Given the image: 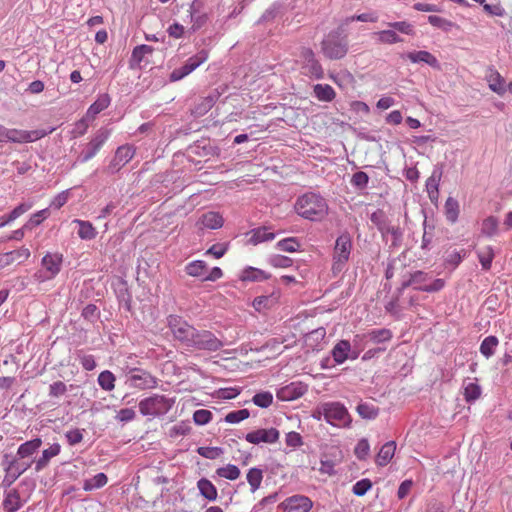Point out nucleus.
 Here are the masks:
<instances>
[{
  "mask_svg": "<svg viewBox=\"0 0 512 512\" xmlns=\"http://www.w3.org/2000/svg\"><path fill=\"white\" fill-rule=\"evenodd\" d=\"M295 209L301 217L320 221L328 213L326 200L316 193H306L297 199Z\"/></svg>",
  "mask_w": 512,
  "mask_h": 512,
  "instance_id": "obj_1",
  "label": "nucleus"
},
{
  "mask_svg": "<svg viewBox=\"0 0 512 512\" xmlns=\"http://www.w3.org/2000/svg\"><path fill=\"white\" fill-rule=\"evenodd\" d=\"M322 415L332 425L349 426L351 423V417L347 409L339 402L324 403L314 414V417L320 420Z\"/></svg>",
  "mask_w": 512,
  "mask_h": 512,
  "instance_id": "obj_2",
  "label": "nucleus"
},
{
  "mask_svg": "<svg viewBox=\"0 0 512 512\" xmlns=\"http://www.w3.org/2000/svg\"><path fill=\"white\" fill-rule=\"evenodd\" d=\"M321 49L325 57L331 60L343 58L348 51V42L341 37L339 31L329 33L321 42Z\"/></svg>",
  "mask_w": 512,
  "mask_h": 512,
  "instance_id": "obj_3",
  "label": "nucleus"
},
{
  "mask_svg": "<svg viewBox=\"0 0 512 512\" xmlns=\"http://www.w3.org/2000/svg\"><path fill=\"white\" fill-rule=\"evenodd\" d=\"M174 400L164 395L155 394L139 402V410L145 416H160L166 414L173 406Z\"/></svg>",
  "mask_w": 512,
  "mask_h": 512,
  "instance_id": "obj_4",
  "label": "nucleus"
},
{
  "mask_svg": "<svg viewBox=\"0 0 512 512\" xmlns=\"http://www.w3.org/2000/svg\"><path fill=\"white\" fill-rule=\"evenodd\" d=\"M62 255L58 253H48L42 259V269L34 274L38 282H44L53 279L61 270Z\"/></svg>",
  "mask_w": 512,
  "mask_h": 512,
  "instance_id": "obj_5",
  "label": "nucleus"
},
{
  "mask_svg": "<svg viewBox=\"0 0 512 512\" xmlns=\"http://www.w3.org/2000/svg\"><path fill=\"white\" fill-rule=\"evenodd\" d=\"M168 325L175 339L180 341L184 346L190 348L196 328L182 320L181 317L174 315H170L168 317Z\"/></svg>",
  "mask_w": 512,
  "mask_h": 512,
  "instance_id": "obj_6",
  "label": "nucleus"
},
{
  "mask_svg": "<svg viewBox=\"0 0 512 512\" xmlns=\"http://www.w3.org/2000/svg\"><path fill=\"white\" fill-rule=\"evenodd\" d=\"M168 325L175 339L180 341L184 346L190 348L196 328L182 320L181 317L174 315H170L168 317Z\"/></svg>",
  "mask_w": 512,
  "mask_h": 512,
  "instance_id": "obj_7",
  "label": "nucleus"
},
{
  "mask_svg": "<svg viewBox=\"0 0 512 512\" xmlns=\"http://www.w3.org/2000/svg\"><path fill=\"white\" fill-rule=\"evenodd\" d=\"M223 345V342L211 331L196 329L190 348L215 352L221 349Z\"/></svg>",
  "mask_w": 512,
  "mask_h": 512,
  "instance_id": "obj_8",
  "label": "nucleus"
},
{
  "mask_svg": "<svg viewBox=\"0 0 512 512\" xmlns=\"http://www.w3.org/2000/svg\"><path fill=\"white\" fill-rule=\"evenodd\" d=\"M352 248L351 237L348 233L340 235L335 243L333 271L340 272L349 259Z\"/></svg>",
  "mask_w": 512,
  "mask_h": 512,
  "instance_id": "obj_9",
  "label": "nucleus"
},
{
  "mask_svg": "<svg viewBox=\"0 0 512 512\" xmlns=\"http://www.w3.org/2000/svg\"><path fill=\"white\" fill-rule=\"evenodd\" d=\"M300 60L302 63V73L306 76L321 79L324 76V71L312 49L302 47L300 50Z\"/></svg>",
  "mask_w": 512,
  "mask_h": 512,
  "instance_id": "obj_10",
  "label": "nucleus"
},
{
  "mask_svg": "<svg viewBox=\"0 0 512 512\" xmlns=\"http://www.w3.org/2000/svg\"><path fill=\"white\" fill-rule=\"evenodd\" d=\"M208 58V52L206 50H201L194 56L190 57L186 63L176 68L170 74L171 81H178L190 74L197 67H199L203 62H205Z\"/></svg>",
  "mask_w": 512,
  "mask_h": 512,
  "instance_id": "obj_11",
  "label": "nucleus"
},
{
  "mask_svg": "<svg viewBox=\"0 0 512 512\" xmlns=\"http://www.w3.org/2000/svg\"><path fill=\"white\" fill-rule=\"evenodd\" d=\"M109 131L106 129H100L97 131L95 136L91 139V141L86 145L85 149L79 156V161L84 163L93 158L105 141L108 139Z\"/></svg>",
  "mask_w": 512,
  "mask_h": 512,
  "instance_id": "obj_12",
  "label": "nucleus"
},
{
  "mask_svg": "<svg viewBox=\"0 0 512 512\" xmlns=\"http://www.w3.org/2000/svg\"><path fill=\"white\" fill-rule=\"evenodd\" d=\"M44 133L40 131H26L5 128L3 142L28 143L40 139Z\"/></svg>",
  "mask_w": 512,
  "mask_h": 512,
  "instance_id": "obj_13",
  "label": "nucleus"
},
{
  "mask_svg": "<svg viewBox=\"0 0 512 512\" xmlns=\"http://www.w3.org/2000/svg\"><path fill=\"white\" fill-rule=\"evenodd\" d=\"M135 149L130 145L120 146L115 153L114 158L108 166V172L114 174L126 165L134 156Z\"/></svg>",
  "mask_w": 512,
  "mask_h": 512,
  "instance_id": "obj_14",
  "label": "nucleus"
},
{
  "mask_svg": "<svg viewBox=\"0 0 512 512\" xmlns=\"http://www.w3.org/2000/svg\"><path fill=\"white\" fill-rule=\"evenodd\" d=\"M245 439L251 444L275 443L279 439V431L275 428L258 429L246 434Z\"/></svg>",
  "mask_w": 512,
  "mask_h": 512,
  "instance_id": "obj_15",
  "label": "nucleus"
},
{
  "mask_svg": "<svg viewBox=\"0 0 512 512\" xmlns=\"http://www.w3.org/2000/svg\"><path fill=\"white\" fill-rule=\"evenodd\" d=\"M312 505V501L303 495L291 496L282 503L284 512H308Z\"/></svg>",
  "mask_w": 512,
  "mask_h": 512,
  "instance_id": "obj_16",
  "label": "nucleus"
},
{
  "mask_svg": "<svg viewBox=\"0 0 512 512\" xmlns=\"http://www.w3.org/2000/svg\"><path fill=\"white\" fill-rule=\"evenodd\" d=\"M129 380L132 386L140 389L151 387L155 383L154 378L148 372L139 369L131 370Z\"/></svg>",
  "mask_w": 512,
  "mask_h": 512,
  "instance_id": "obj_17",
  "label": "nucleus"
},
{
  "mask_svg": "<svg viewBox=\"0 0 512 512\" xmlns=\"http://www.w3.org/2000/svg\"><path fill=\"white\" fill-rule=\"evenodd\" d=\"M306 392V387L301 384L291 383L283 388H281L277 396L279 399L283 401H291L301 397Z\"/></svg>",
  "mask_w": 512,
  "mask_h": 512,
  "instance_id": "obj_18",
  "label": "nucleus"
},
{
  "mask_svg": "<svg viewBox=\"0 0 512 512\" xmlns=\"http://www.w3.org/2000/svg\"><path fill=\"white\" fill-rule=\"evenodd\" d=\"M378 230L381 232L382 236L385 238L388 235L392 238V247H399L402 242L403 232L398 226H391L386 223H377Z\"/></svg>",
  "mask_w": 512,
  "mask_h": 512,
  "instance_id": "obj_19",
  "label": "nucleus"
},
{
  "mask_svg": "<svg viewBox=\"0 0 512 512\" xmlns=\"http://www.w3.org/2000/svg\"><path fill=\"white\" fill-rule=\"evenodd\" d=\"M406 57L413 63L424 62L435 69H440V64L437 58L428 51L421 50L408 52Z\"/></svg>",
  "mask_w": 512,
  "mask_h": 512,
  "instance_id": "obj_20",
  "label": "nucleus"
},
{
  "mask_svg": "<svg viewBox=\"0 0 512 512\" xmlns=\"http://www.w3.org/2000/svg\"><path fill=\"white\" fill-rule=\"evenodd\" d=\"M61 446L58 443L51 445L42 452V456L36 461L35 470L37 472L43 470L49 463L50 459L60 453Z\"/></svg>",
  "mask_w": 512,
  "mask_h": 512,
  "instance_id": "obj_21",
  "label": "nucleus"
},
{
  "mask_svg": "<svg viewBox=\"0 0 512 512\" xmlns=\"http://www.w3.org/2000/svg\"><path fill=\"white\" fill-rule=\"evenodd\" d=\"M396 450V443L394 441H389L385 443L376 458V462L380 466H385L389 463V461L392 459L394 453Z\"/></svg>",
  "mask_w": 512,
  "mask_h": 512,
  "instance_id": "obj_22",
  "label": "nucleus"
},
{
  "mask_svg": "<svg viewBox=\"0 0 512 512\" xmlns=\"http://www.w3.org/2000/svg\"><path fill=\"white\" fill-rule=\"evenodd\" d=\"M197 487L199 489L200 494L204 498L208 499L209 501H214L217 499V489L210 480L206 478H201L197 482Z\"/></svg>",
  "mask_w": 512,
  "mask_h": 512,
  "instance_id": "obj_23",
  "label": "nucleus"
},
{
  "mask_svg": "<svg viewBox=\"0 0 512 512\" xmlns=\"http://www.w3.org/2000/svg\"><path fill=\"white\" fill-rule=\"evenodd\" d=\"M350 350H351L350 342L347 340H341L334 346V348L332 350V356L338 364H341L346 359H348V357H349L348 353Z\"/></svg>",
  "mask_w": 512,
  "mask_h": 512,
  "instance_id": "obj_24",
  "label": "nucleus"
},
{
  "mask_svg": "<svg viewBox=\"0 0 512 512\" xmlns=\"http://www.w3.org/2000/svg\"><path fill=\"white\" fill-rule=\"evenodd\" d=\"M313 91L318 100L331 102L335 98L334 89L328 84H316Z\"/></svg>",
  "mask_w": 512,
  "mask_h": 512,
  "instance_id": "obj_25",
  "label": "nucleus"
},
{
  "mask_svg": "<svg viewBox=\"0 0 512 512\" xmlns=\"http://www.w3.org/2000/svg\"><path fill=\"white\" fill-rule=\"evenodd\" d=\"M275 238V234L272 232L267 231V227H258L256 229H253L251 231V237L249 239V242L257 245L261 242L270 241Z\"/></svg>",
  "mask_w": 512,
  "mask_h": 512,
  "instance_id": "obj_26",
  "label": "nucleus"
},
{
  "mask_svg": "<svg viewBox=\"0 0 512 512\" xmlns=\"http://www.w3.org/2000/svg\"><path fill=\"white\" fill-rule=\"evenodd\" d=\"M365 338L374 343V344H380L386 341H389L392 338V333L389 329H374L370 332H368L365 335Z\"/></svg>",
  "mask_w": 512,
  "mask_h": 512,
  "instance_id": "obj_27",
  "label": "nucleus"
},
{
  "mask_svg": "<svg viewBox=\"0 0 512 512\" xmlns=\"http://www.w3.org/2000/svg\"><path fill=\"white\" fill-rule=\"evenodd\" d=\"M356 411L363 419L372 420L379 414V408L372 403L360 402L356 407Z\"/></svg>",
  "mask_w": 512,
  "mask_h": 512,
  "instance_id": "obj_28",
  "label": "nucleus"
},
{
  "mask_svg": "<svg viewBox=\"0 0 512 512\" xmlns=\"http://www.w3.org/2000/svg\"><path fill=\"white\" fill-rule=\"evenodd\" d=\"M3 507L6 512H15L20 509L21 501L17 490H11L7 493L3 501Z\"/></svg>",
  "mask_w": 512,
  "mask_h": 512,
  "instance_id": "obj_29",
  "label": "nucleus"
},
{
  "mask_svg": "<svg viewBox=\"0 0 512 512\" xmlns=\"http://www.w3.org/2000/svg\"><path fill=\"white\" fill-rule=\"evenodd\" d=\"M74 223L78 224V236L83 240H91L96 237V230L89 221L76 219Z\"/></svg>",
  "mask_w": 512,
  "mask_h": 512,
  "instance_id": "obj_30",
  "label": "nucleus"
},
{
  "mask_svg": "<svg viewBox=\"0 0 512 512\" xmlns=\"http://www.w3.org/2000/svg\"><path fill=\"white\" fill-rule=\"evenodd\" d=\"M41 444L42 441L40 438L27 441L19 446L17 454L21 458L29 457L40 448Z\"/></svg>",
  "mask_w": 512,
  "mask_h": 512,
  "instance_id": "obj_31",
  "label": "nucleus"
},
{
  "mask_svg": "<svg viewBox=\"0 0 512 512\" xmlns=\"http://www.w3.org/2000/svg\"><path fill=\"white\" fill-rule=\"evenodd\" d=\"M108 478L104 473H98L92 478L85 479L83 481V489L85 491H92L94 489H99L106 485Z\"/></svg>",
  "mask_w": 512,
  "mask_h": 512,
  "instance_id": "obj_32",
  "label": "nucleus"
},
{
  "mask_svg": "<svg viewBox=\"0 0 512 512\" xmlns=\"http://www.w3.org/2000/svg\"><path fill=\"white\" fill-rule=\"evenodd\" d=\"M202 224L209 229H218L223 225V218L217 212H208L202 216Z\"/></svg>",
  "mask_w": 512,
  "mask_h": 512,
  "instance_id": "obj_33",
  "label": "nucleus"
},
{
  "mask_svg": "<svg viewBox=\"0 0 512 512\" xmlns=\"http://www.w3.org/2000/svg\"><path fill=\"white\" fill-rule=\"evenodd\" d=\"M445 215L449 222H456L459 215V204L458 201L452 197H448L444 205Z\"/></svg>",
  "mask_w": 512,
  "mask_h": 512,
  "instance_id": "obj_34",
  "label": "nucleus"
},
{
  "mask_svg": "<svg viewBox=\"0 0 512 512\" xmlns=\"http://www.w3.org/2000/svg\"><path fill=\"white\" fill-rule=\"evenodd\" d=\"M498 343L499 341L496 336H488L482 341L480 345V352L486 358H489L494 354L495 349L498 346Z\"/></svg>",
  "mask_w": 512,
  "mask_h": 512,
  "instance_id": "obj_35",
  "label": "nucleus"
},
{
  "mask_svg": "<svg viewBox=\"0 0 512 512\" xmlns=\"http://www.w3.org/2000/svg\"><path fill=\"white\" fill-rule=\"evenodd\" d=\"M115 376L109 371L105 370L98 376V384L105 391H112L115 387Z\"/></svg>",
  "mask_w": 512,
  "mask_h": 512,
  "instance_id": "obj_36",
  "label": "nucleus"
},
{
  "mask_svg": "<svg viewBox=\"0 0 512 512\" xmlns=\"http://www.w3.org/2000/svg\"><path fill=\"white\" fill-rule=\"evenodd\" d=\"M488 81L490 89L499 95H502L506 91L504 79L497 71H491Z\"/></svg>",
  "mask_w": 512,
  "mask_h": 512,
  "instance_id": "obj_37",
  "label": "nucleus"
},
{
  "mask_svg": "<svg viewBox=\"0 0 512 512\" xmlns=\"http://www.w3.org/2000/svg\"><path fill=\"white\" fill-rule=\"evenodd\" d=\"M479 261L484 270H489L494 258V251L491 246H486L477 251Z\"/></svg>",
  "mask_w": 512,
  "mask_h": 512,
  "instance_id": "obj_38",
  "label": "nucleus"
},
{
  "mask_svg": "<svg viewBox=\"0 0 512 512\" xmlns=\"http://www.w3.org/2000/svg\"><path fill=\"white\" fill-rule=\"evenodd\" d=\"M110 104V97L108 94H103L89 107L88 115L95 116Z\"/></svg>",
  "mask_w": 512,
  "mask_h": 512,
  "instance_id": "obj_39",
  "label": "nucleus"
},
{
  "mask_svg": "<svg viewBox=\"0 0 512 512\" xmlns=\"http://www.w3.org/2000/svg\"><path fill=\"white\" fill-rule=\"evenodd\" d=\"M263 479V472L258 468H251L247 473V481L251 487V492H255Z\"/></svg>",
  "mask_w": 512,
  "mask_h": 512,
  "instance_id": "obj_40",
  "label": "nucleus"
},
{
  "mask_svg": "<svg viewBox=\"0 0 512 512\" xmlns=\"http://www.w3.org/2000/svg\"><path fill=\"white\" fill-rule=\"evenodd\" d=\"M153 47L149 45H139L136 46L133 49L132 56H131V62L139 65L141 61L143 60V57L146 54H151L153 52Z\"/></svg>",
  "mask_w": 512,
  "mask_h": 512,
  "instance_id": "obj_41",
  "label": "nucleus"
},
{
  "mask_svg": "<svg viewBox=\"0 0 512 512\" xmlns=\"http://www.w3.org/2000/svg\"><path fill=\"white\" fill-rule=\"evenodd\" d=\"M267 278L264 271L249 267L243 271L242 280L244 281H262Z\"/></svg>",
  "mask_w": 512,
  "mask_h": 512,
  "instance_id": "obj_42",
  "label": "nucleus"
},
{
  "mask_svg": "<svg viewBox=\"0 0 512 512\" xmlns=\"http://www.w3.org/2000/svg\"><path fill=\"white\" fill-rule=\"evenodd\" d=\"M217 475L229 480H235L240 476V470L237 466L228 464L225 467L218 468Z\"/></svg>",
  "mask_w": 512,
  "mask_h": 512,
  "instance_id": "obj_43",
  "label": "nucleus"
},
{
  "mask_svg": "<svg viewBox=\"0 0 512 512\" xmlns=\"http://www.w3.org/2000/svg\"><path fill=\"white\" fill-rule=\"evenodd\" d=\"M205 270H206V264L204 261H200V260L193 261V262L189 263L185 268L186 273L193 277L203 276Z\"/></svg>",
  "mask_w": 512,
  "mask_h": 512,
  "instance_id": "obj_44",
  "label": "nucleus"
},
{
  "mask_svg": "<svg viewBox=\"0 0 512 512\" xmlns=\"http://www.w3.org/2000/svg\"><path fill=\"white\" fill-rule=\"evenodd\" d=\"M252 401L261 408H267L273 402V395L270 392L257 393L253 396Z\"/></svg>",
  "mask_w": 512,
  "mask_h": 512,
  "instance_id": "obj_45",
  "label": "nucleus"
},
{
  "mask_svg": "<svg viewBox=\"0 0 512 512\" xmlns=\"http://www.w3.org/2000/svg\"><path fill=\"white\" fill-rule=\"evenodd\" d=\"M250 416V412L248 409H240L236 411H231L225 416V421L228 423H238L242 420L247 419Z\"/></svg>",
  "mask_w": 512,
  "mask_h": 512,
  "instance_id": "obj_46",
  "label": "nucleus"
},
{
  "mask_svg": "<svg viewBox=\"0 0 512 512\" xmlns=\"http://www.w3.org/2000/svg\"><path fill=\"white\" fill-rule=\"evenodd\" d=\"M193 153L200 157L211 156L218 153V149L214 146L195 144L192 147Z\"/></svg>",
  "mask_w": 512,
  "mask_h": 512,
  "instance_id": "obj_47",
  "label": "nucleus"
},
{
  "mask_svg": "<svg viewBox=\"0 0 512 512\" xmlns=\"http://www.w3.org/2000/svg\"><path fill=\"white\" fill-rule=\"evenodd\" d=\"M31 464H21L17 461H12L7 469L12 480H16L21 474H23Z\"/></svg>",
  "mask_w": 512,
  "mask_h": 512,
  "instance_id": "obj_48",
  "label": "nucleus"
},
{
  "mask_svg": "<svg viewBox=\"0 0 512 512\" xmlns=\"http://www.w3.org/2000/svg\"><path fill=\"white\" fill-rule=\"evenodd\" d=\"M378 39L382 43L393 44L402 41V39L393 30H383L377 33Z\"/></svg>",
  "mask_w": 512,
  "mask_h": 512,
  "instance_id": "obj_49",
  "label": "nucleus"
},
{
  "mask_svg": "<svg viewBox=\"0 0 512 512\" xmlns=\"http://www.w3.org/2000/svg\"><path fill=\"white\" fill-rule=\"evenodd\" d=\"M498 221L495 217H488L482 223V233L487 236H492L497 232Z\"/></svg>",
  "mask_w": 512,
  "mask_h": 512,
  "instance_id": "obj_50",
  "label": "nucleus"
},
{
  "mask_svg": "<svg viewBox=\"0 0 512 512\" xmlns=\"http://www.w3.org/2000/svg\"><path fill=\"white\" fill-rule=\"evenodd\" d=\"M480 394V386L475 383H469L464 389V396L467 402H471L478 399Z\"/></svg>",
  "mask_w": 512,
  "mask_h": 512,
  "instance_id": "obj_51",
  "label": "nucleus"
},
{
  "mask_svg": "<svg viewBox=\"0 0 512 512\" xmlns=\"http://www.w3.org/2000/svg\"><path fill=\"white\" fill-rule=\"evenodd\" d=\"M442 176V172L439 170H434L432 175L426 181L427 191H431L432 193H438V186Z\"/></svg>",
  "mask_w": 512,
  "mask_h": 512,
  "instance_id": "obj_52",
  "label": "nucleus"
},
{
  "mask_svg": "<svg viewBox=\"0 0 512 512\" xmlns=\"http://www.w3.org/2000/svg\"><path fill=\"white\" fill-rule=\"evenodd\" d=\"M277 246L282 251L295 252V251H297V249L299 247V243L296 240V238L291 237V238H286V239L279 241L277 243Z\"/></svg>",
  "mask_w": 512,
  "mask_h": 512,
  "instance_id": "obj_53",
  "label": "nucleus"
},
{
  "mask_svg": "<svg viewBox=\"0 0 512 512\" xmlns=\"http://www.w3.org/2000/svg\"><path fill=\"white\" fill-rule=\"evenodd\" d=\"M428 22L434 26V27H437V28H440L444 31H448L451 29V27L453 26L452 22L446 20L445 18H442V17H439V16H436V15H431L428 17Z\"/></svg>",
  "mask_w": 512,
  "mask_h": 512,
  "instance_id": "obj_54",
  "label": "nucleus"
},
{
  "mask_svg": "<svg viewBox=\"0 0 512 512\" xmlns=\"http://www.w3.org/2000/svg\"><path fill=\"white\" fill-rule=\"evenodd\" d=\"M48 210L44 209L41 211H38L37 213L33 214L31 218L28 220V222L24 225V228L32 229L39 224L47 217Z\"/></svg>",
  "mask_w": 512,
  "mask_h": 512,
  "instance_id": "obj_55",
  "label": "nucleus"
},
{
  "mask_svg": "<svg viewBox=\"0 0 512 512\" xmlns=\"http://www.w3.org/2000/svg\"><path fill=\"white\" fill-rule=\"evenodd\" d=\"M372 487V482L365 478L356 482L352 488V491L357 496H363Z\"/></svg>",
  "mask_w": 512,
  "mask_h": 512,
  "instance_id": "obj_56",
  "label": "nucleus"
},
{
  "mask_svg": "<svg viewBox=\"0 0 512 512\" xmlns=\"http://www.w3.org/2000/svg\"><path fill=\"white\" fill-rule=\"evenodd\" d=\"M212 418V413L206 409L196 410L193 414V419L198 425L207 424Z\"/></svg>",
  "mask_w": 512,
  "mask_h": 512,
  "instance_id": "obj_57",
  "label": "nucleus"
},
{
  "mask_svg": "<svg viewBox=\"0 0 512 512\" xmlns=\"http://www.w3.org/2000/svg\"><path fill=\"white\" fill-rule=\"evenodd\" d=\"M369 177L365 172L359 171L353 174L351 183L353 186L363 189L367 186Z\"/></svg>",
  "mask_w": 512,
  "mask_h": 512,
  "instance_id": "obj_58",
  "label": "nucleus"
},
{
  "mask_svg": "<svg viewBox=\"0 0 512 512\" xmlns=\"http://www.w3.org/2000/svg\"><path fill=\"white\" fill-rule=\"evenodd\" d=\"M292 259L282 255H273L269 259V263L274 267L286 268L292 265Z\"/></svg>",
  "mask_w": 512,
  "mask_h": 512,
  "instance_id": "obj_59",
  "label": "nucleus"
},
{
  "mask_svg": "<svg viewBox=\"0 0 512 512\" xmlns=\"http://www.w3.org/2000/svg\"><path fill=\"white\" fill-rule=\"evenodd\" d=\"M370 446L366 439H361L355 447V455L358 459L363 460L369 454Z\"/></svg>",
  "mask_w": 512,
  "mask_h": 512,
  "instance_id": "obj_60",
  "label": "nucleus"
},
{
  "mask_svg": "<svg viewBox=\"0 0 512 512\" xmlns=\"http://www.w3.org/2000/svg\"><path fill=\"white\" fill-rule=\"evenodd\" d=\"M198 453L204 458L215 459L222 453V450L218 447H199Z\"/></svg>",
  "mask_w": 512,
  "mask_h": 512,
  "instance_id": "obj_61",
  "label": "nucleus"
},
{
  "mask_svg": "<svg viewBox=\"0 0 512 512\" xmlns=\"http://www.w3.org/2000/svg\"><path fill=\"white\" fill-rule=\"evenodd\" d=\"M6 256L10 257L11 261L18 260L19 262H22L29 258L30 251L28 248L22 247L18 250L7 253Z\"/></svg>",
  "mask_w": 512,
  "mask_h": 512,
  "instance_id": "obj_62",
  "label": "nucleus"
},
{
  "mask_svg": "<svg viewBox=\"0 0 512 512\" xmlns=\"http://www.w3.org/2000/svg\"><path fill=\"white\" fill-rule=\"evenodd\" d=\"M67 391L66 384L62 381H56L49 387V395L52 397H59Z\"/></svg>",
  "mask_w": 512,
  "mask_h": 512,
  "instance_id": "obj_63",
  "label": "nucleus"
},
{
  "mask_svg": "<svg viewBox=\"0 0 512 512\" xmlns=\"http://www.w3.org/2000/svg\"><path fill=\"white\" fill-rule=\"evenodd\" d=\"M82 316L88 321H95L98 317V308L94 304H88L82 310Z\"/></svg>",
  "mask_w": 512,
  "mask_h": 512,
  "instance_id": "obj_64",
  "label": "nucleus"
}]
</instances>
